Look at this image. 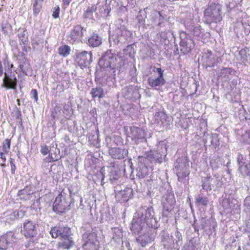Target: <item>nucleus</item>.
<instances>
[{"mask_svg":"<svg viewBox=\"0 0 250 250\" xmlns=\"http://www.w3.org/2000/svg\"><path fill=\"white\" fill-rule=\"evenodd\" d=\"M98 64L102 69L101 71L105 75L102 76L99 73H97L95 81L97 83L105 85L107 84V79L115 75L116 68L121 69L124 66L125 62L124 57L119 56V54L113 53L111 50H108L102 55Z\"/></svg>","mask_w":250,"mask_h":250,"instance_id":"f257e3e1","label":"nucleus"},{"mask_svg":"<svg viewBox=\"0 0 250 250\" xmlns=\"http://www.w3.org/2000/svg\"><path fill=\"white\" fill-rule=\"evenodd\" d=\"M158 222L152 207H141L134 215L130 229L133 233L138 235L146 227L158 229L160 226Z\"/></svg>","mask_w":250,"mask_h":250,"instance_id":"f03ea898","label":"nucleus"},{"mask_svg":"<svg viewBox=\"0 0 250 250\" xmlns=\"http://www.w3.org/2000/svg\"><path fill=\"white\" fill-rule=\"evenodd\" d=\"M191 11L193 10H189V11L187 14L182 15L181 22L184 24L186 29L188 30L190 34L197 37L199 40L203 38L204 35V31L197 23L200 21L199 17L195 15Z\"/></svg>","mask_w":250,"mask_h":250,"instance_id":"7ed1b4c3","label":"nucleus"},{"mask_svg":"<svg viewBox=\"0 0 250 250\" xmlns=\"http://www.w3.org/2000/svg\"><path fill=\"white\" fill-rule=\"evenodd\" d=\"M204 19L205 23L210 24L212 23H218L222 20V7L218 3H209L205 8Z\"/></svg>","mask_w":250,"mask_h":250,"instance_id":"20e7f679","label":"nucleus"},{"mask_svg":"<svg viewBox=\"0 0 250 250\" xmlns=\"http://www.w3.org/2000/svg\"><path fill=\"white\" fill-rule=\"evenodd\" d=\"M167 155V146L164 141L159 143L157 150H150L146 153V157H141L144 162L150 165L153 163L161 164Z\"/></svg>","mask_w":250,"mask_h":250,"instance_id":"39448f33","label":"nucleus"},{"mask_svg":"<svg viewBox=\"0 0 250 250\" xmlns=\"http://www.w3.org/2000/svg\"><path fill=\"white\" fill-rule=\"evenodd\" d=\"M83 244L78 250H98L99 242L97 235L93 229L86 231L83 235Z\"/></svg>","mask_w":250,"mask_h":250,"instance_id":"423d86ee","label":"nucleus"},{"mask_svg":"<svg viewBox=\"0 0 250 250\" xmlns=\"http://www.w3.org/2000/svg\"><path fill=\"white\" fill-rule=\"evenodd\" d=\"M132 33L127 30L124 25H121L117 28L114 34L109 38V42L111 40L117 45H123L127 43L132 37Z\"/></svg>","mask_w":250,"mask_h":250,"instance_id":"0eeeda50","label":"nucleus"},{"mask_svg":"<svg viewBox=\"0 0 250 250\" xmlns=\"http://www.w3.org/2000/svg\"><path fill=\"white\" fill-rule=\"evenodd\" d=\"M66 194L62 192L56 198L53 205V210L58 214H62L70 209V202Z\"/></svg>","mask_w":250,"mask_h":250,"instance_id":"6e6552de","label":"nucleus"},{"mask_svg":"<svg viewBox=\"0 0 250 250\" xmlns=\"http://www.w3.org/2000/svg\"><path fill=\"white\" fill-rule=\"evenodd\" d=\"M180 51L183 54L190 53L195 47L194 42L192 37L186 32H182L180 35Z\"/></svg>","mask_w":250,"mask_h":250,"instance_id":"1a4fd4ad","label":"nucleus"},{"mask_svg":"<svg viewBox=\"0 0 250 250\" xmlns=\"http://www.w3.org/2000/svg\"><path fill=\"white\" fill-rule=\"evenodd\" d=\"M211 226L214 229L217 226L216 222L212 220H208L206 217H201L199 220L194 219L192 224L195 232L197 233L199 229H203L206 231L208 229H211Z\"/></svg>","mask_w":250,"mask_h":250,"instance_id":"9d476101","label":"nucleus"},{"mask_svg":"<svg viewBox=\"0 0 250 250\" xmlns=\"http://www.w3.org/2000/svg\"><path fill=\"white\" fill-rule=\"evenodd\" d=\"M175 203V200L174 194L170 190H167L162 198L164 208L163 214L164 216H167L168 215V214L172 210V207Z\"/></svg>","mask_w":250,"mask_h":250,"instance_id":"9b49d317","label":"nucleus"},{"mask_svg":"<svg viewBox=\"0 0 250 250\" xmlns=\"http://www.w3.org/2000/svg\"><path fill=\"white\" fill-rule=\"evenodd\" d=\"M37 225L29 220H26L22 224L21 232L27 238L35 237L37 234Z\"/></svg>","mask_w":250,"mask_h":250,"instance_id":"f8f14e48","label":"nucleus"},{"mask_svg":"<svg viewBox=\"0 0 250 250\" xmlns=\"http://www.w3.org/2000/svg\"><path fill=\"white\" fill-rule=\"evenodd\" d=\"M76 55L75 61L81 67H88L92 62V54L91 52H77Z\"/></svg>","mask_w":250,"mask_h":250,"instance_id":"ddd939ff","label":"nucleus"},{"mask_svg":"<svg viewBox=\"0 0 250 250\" xmlns=\"http://www.w3.org/2000/svg\"><path fill=\"white\" fill-rule=\"evenodd\" d=\"M237 162L238 171L243 176H250V164L242 154L238 153Z\"/></svg>","mask_w":250,"mask_h":250,"instance_id":"4468645a","label":"nucleus"},{"mask_svg":"<svg viewBox=\"0 0 250 250\" xmlns=\"http://www.w3.org/2000/svg\"><path fill=\"white\" fill-rule=\"evenodd\" d=\"M115 191L116 200L120 203L126 202L133 196V189L130 187H127L120 190L116 189Z\"/></svg>","mask_w":250,"mask_h":250,"instance_id":"2eb2a0df","label":"nucleus"},{"mask_svg":"<svg viewBox=\"0 0 250 250\" xmlns=\"http://www.w3.org/2000/svg\"><path fill=\"white\" fill-rule=\"evenodd\" d=\"M151 167L152 166L146 162H144L142 158L140 157L138 166L136 168V177L139 179L146 177L149 173V167L151 168Z\"/></svg>","mask_w":250,"mask_h":250,"instance_id":"dca6fc26","label":"nucleus"},{"mask_svg":"<svg viewBox=\"0 0 250 250\" xmlns=\"http://www.w3.org/2000/svg\"><path fill=\"white\" fill-rule=\"evenodd\" d=\"M4 77L2 80V83L1 85V87H4L7 89H15L17 85V79L15 74L9 75L8 72H4Z\"/></svg>","mask_w":250,"mask_h":250,"instance_id":"f3484780","label":"nucleus"},{"mask_svg":"<svg viewBox=\"0 0 250 250\" xmlns=\"http://www.w3.org/2000/svg\"><path fill=\"white\" fill-rule=\"evenodd\" d=\"M145 136L146 133L144 129L136 126L130 127V136L136 144H138L139 142L144 141Z\"/></svg>","mask_w":250,"mask_h":250,"instance_id":"a211bd4d","label":"nucleus"},{"mask_svg":"<svg viewBox=\"0 0 250 250\" xmlns=\"http://www.w3.org/2000/svg\"><path fill=\"white\" fill-rule=\"evenodd\" d=\"M123 94L126 99L136 100L141 98L138 88L136 86L130 85L126 86L122 90Z\"/></svg>","mask_w":250,"mask_h":250,"instance_id":"6ab92c4d","label":"nucleus"},{"mask_svg":"<svg viewBox=\"0 0 250 250\" xmlns=\"http://www.w3.org/2000/svg\"><path fill=\"white\" fill-rule=\"evenodd\" d=\"M108 153L114 159H124L128 154L127 149L122 147H109Z\"/></svg>","mask_w":250,"mask_h":250,"instance_id":"aec40b11","label":"nucleus"},{"mask_svg":"<svg viewBox=\"0 0 250 250\" xmlns=\"http://www.w3.org/2000/svg\"><path fill=\"white\" fill-rule=\"evenodd\" d=\"M203 141L205 146H211L213 147L216 148L219 145L218 134L213 133L204 135Z\"/></svg>","mask_w":250,"mask_h":250,"instance_id":"412c9836","label":"nucleus"},{"mask_svg":"<svg viewBox=\"0 0 250 250\" xmlns=\"http://www.w3.org/2000/svg\"><path fill=\"white\" fill-rule=\"evenodd\" d=\"M151 16V21L153 25L160 27L165 26L166 20L165 16L162 15L161 12L154 11Z\"/></svg>","mask_w":250,"mask_h":250,"instance_id":"4be33fe9","label":"nucleus"},{"mask_svg":"<svg viewBox=\"0 0 250 250\" xmlns=\"http://www.w3.org/2000/svg\"><path fill=\"white\" fill-rule=\"evenodd\" d=\"M83 28L80 25H75L69 36V41L74 43L76 41L80 40L83 36Z\"/></svg>","mask_w":250,"mask_h":250,"instance_id":"5701e85b","label":"nucleus"},{"mask_svg":"<svg viewBox=\"0 0 250 250\" xmlns=\"http://www.w3.org/2000/svg\"><path fill=\"white\" fill-rule=\"evenodd\" d=\"M203 65L206 67L213 66L215 63L216 59L211 51L208 50L203 53L202 58Z\"/></svg>","mask_w":250,"mask_h":250,"instance_id":"b1692460","label":"nucleus"},{"mask_svg":"<svg viewBox=\"0 0 250 250\" xmlns=\"http://www.w3.org/2000/svg\"><path fill=\"white\" fill-rule=\"evenodd\" d=\"M103 39L98 33L93 32L88 37L87 44L92 47L99 46L102 43Z\"/></svg>","mask_w":250,"mask_h":250,"instance_id":"393cba45","label":"nucleus"},{"mask_svg":"<svg viewBox=\"0 0 250 250\" xmlns=\"http://www.w3.org/2000/svg\"><path fill=\"white\" fill-rule=\"evenodd\" d=\"M17 60L19 68L23 73L27 75L26 73L30 68V65L24 54L21 53V55H19L17 57Z\"/></svg>","mask_w":250,"mask_h":250,"instance_id":"a878e982","label":"nucleus"},{"mask_svg":"<svg viewBox=\"0 0 250 250\" xmlns=\"http://www.w3.org/2000/svg\"><path fill=\"white\" fill-rule=\"evenodd\" d=\"M234 71L230 68H224L221 69L219 75V78L223 82H228L231 79Z\"/></svg>","mask_w":250,"mask_h":250,"instance_id":"bb28decb","label":"nucleus"},{"mask_svg":"<svg viewBox=\"0 0 250 250\" xmlns=\"http://www.w3.org/2000/svg\"><path fill=\"white\" fill-rule=\"evenodd\" d=\"M189 166V160L186 156L179 157L175 163V167L177 170L188 169Z\"/></svg>","mask_w":250,"mask_h":250,"instance_id":"cd10ccee","label":"nucleus"},{"mask_svg":"<svg viewBox=\"0 0 250 250\" xmlns=\"http://www.w3.org/2000/svg\"><path fill=\"white\" fill-rule=\"evenodd\" d=\"M147 82L150 86L152 88L156 87H161L164 85L165 83V80L164 77L157 76L156 78H149L147 80Z\"/></svg>","mask_w":250,"mask_h":250,"instance_id":"c85d7f7f","label":"nucleus"},{"mask_svg":"<svg viewBox=\"0 0 250 250\" xmlns=\"http://www.w3.org/2000/svg\"><path fill=\"white\" fill-rule=\"evenodd\" d=\"M155 119L159 120L162 124L165 125H170V119L165 112L163 111H158L155 113L154 115Z\"/></svg>","mask_w":250,"mask_h":250,"instance_id":"c756f323","label":"nucleus"},{"mask_svg":"<svg viewBox=\"0 0 250 250\" xmlns=\"http://www.w3.org/2000/svg\"><path fill=\"white\" fill-rule=\"evenodd\" d=\"M213 181V179L210 175L203 177L201 181L202 188L207 191H210L212 189Z\"/></svg>","mask_w":250,"mask_h":250,"instance_id":"7c9ffc66","label":"nucleus"},{"mask_svg":"<svg viewBox=\"0 0 250 250\" xmlns=\"http://www.w3.org/2000/svg\"><path fill=\"white\" fill-rule=\"evenodd\" d=\"M25 212L24 211L22 210L18 211L16 210L7 217L6 221L9 223H12L13 222L19 218H23Z\"/></svg>","mask_w":250,"mask_h":250,"instance_id":"2f4dec72","label":"nucleus"},{"mask_svg":"<svg viewBox=\"0 0 250 250\" xmlns=\"http://www.w3.org/2000/svg\"><path fill=\"white\" fill-rule=\"evenodd\" d=\"M208 203V199L207 197L201 194L197 196L195 198V205L197 207L206 208Z\"/></svg>","mask_w":250,"mask_h":250,"instance_id":"473e14b6","label":"nucleus"},{"mask_svg":"<svg viewBox=\"0 0 250 250\" xmlns=\"http://www.w3.org/2000/svg\"><path fill=\"white\" fill-rule=\"evenodd\" d=\"M161 241L164 243V247H170L172 245L173 246V244L174 243L173 236H170L168 233L164 232L161 236Z\"/></svg>","mask_w":250,"mask_h":250,"instance_id":"72a5a7b5","label":"nucleus"},{"mask_svg":"<svg viewBox=\"0 0 250 250\" xmlns=\"http://www.w3.org/2000/svg\"><path fill=\"white\" fill-rule=\"evenodd\" d=\"M90 94L93 98L101 99L104 97L105 94L103 88L100 86H97L92 88Z\"/></svg>","mask_w":250,"mask_h":250,"instance_id":"f704fd0d","label":"nucleus"},{"mask_svg":"<svg viewBox=\"0 0 250 250\" xmlns=\"http://www.w3.org/2000/svg\"><path fill=\"white\" fill-rule=\"evenodd\" d=\"M97 6L95 4H92L87 7L86 9L84 10L83 18L85 19L94 20L93 15L97 10Z\"/></svg>","mask_w":250,"mask_h":250,"instance_id":"c9c22d12","label":"nucleus"},{"mask_svg":"<svg viewBox=\"0 0 250 250\" xmlns=\"http://www.w3.org/2000/svg\"><path fill=\"white\" fill-rule=\"evenodd\" d=\"M155 235L148 236L145 234L143 235H140L137 238V241L142 247H145L147 243L153 241L154 240Z\"/></svg>","mask_w":250,"mask_h":250,"instance_id":"e433bc0d","label":"nucleus"},{"mask_svg":"<svg viewBox=\"0 0 250 250\" xmlns=\"http://www.w3.org/2000/svg\"><path fill=\"white\" fill-rule=\"evenodd\" d=\"M59 243V247L63 249H69L74 245L72 238L71 237L69 238H61Z\"/></svg>","mask_w":250,"mask_h":250,"instance_id":"4c0bfd02","label":"nucleus"},{"mask_svg":"<svg viewBox=\"0 0 250 250\" xmlns=\"http://www.w3.org/2000/svg\"><path fill=\"white\" fill-rule=\"evenodd\" d=\"M18 31V37L20 41V45L27 44L28 42V34L27 30L24 29H19Z\"/></svg>","mask_w":250,"mask_h":250,"instance_id":"58836bf2","label":"nucleus"},{"mask_svg":"<svg viewBox=\"0 0 250 250\" xmlns=\"http://www.w3.org/2000/svg\"><path fill=\"white\" fill-rule=\"evenodd\" d=\"M105 4L99 6V12L100 16L105 17H107L111 11V8L109 4H107V0H106Z\"/></svg>","mask_w":250,"mask_h":250,"instance_id":"ea45409f","label":"nucleus"},{"mask_svg":"<svg viewBox=\"0 0 250 250\" xmlns=\"http://www.w3.org/2000/svg\"><path fill=\"white\" fill-rule=\"evenodd\" d=\"M173 239L174 240L173 248L175 249L178 250L179 247L181 246L183 243L182 234L178 230H177L174 233Z\"/></svg>","mask_w":250,"mask_h":250,"instance_id":"a19ab883","label":"nucleus"},{"mask_svg":"<svg viewBox=\"0 0 250 250\" xmlns=\"http://www.w3.org/2000/svg\"><path fill=\"white\" fill-rule=\"evenodd\" d=\"M239 54L243 62L250 63V58L249 59V58L250 57V50L249 48H246L241 50L239 51Z\"/></svg>","mask_w":250,"mask_h":250,"instance_id":"79ce46f5","label":"nucleus"},{"mask_svg":"<svg viewBox=\"0 0 250 250\" xmlns=\"http://www.w3.org/2000/svg\"><path fill=\"white\" fill-rule=\"evenodd\" d=\"M177 175L179 181L181 182H185L186 180H188V179H187L186 178L189 174L188 169H183L177 170Z\"/></svg>","mask_w":250,"mask_h":250,"instance_id":"37998d69","label":"nucleus"},{"mask_svg":"<svg viewBox=\"0 0 250 250\" xmlns=\"http://www.w3.org/2000/svg\"><path fill=\"white\" fill-rule=\"evenodd\" d=\"M1 237L4 239L5 241L9 245L13 242H15L17 239L14 233L12 231H9L2 235Z\"/></svg>","mask_w":250,"mask_h":250,"instance_id":"c03bdc74","label":"nucleus"},{"mask_svg":"<svg viewBox=\"0 0 250 250\" xmlns=\"http://www.w3.org/2000/svg\"><path fill=\"white\" fill-rule=\"evenodd\" d=\"M71 235L70 228L68 227H61L60 232V239L69 238Z\"/></svg>","mask_w":250,"mask_h":250,"instance_id":"a18cd8bd","label":"nucleus"},{"mask_svg":"<svg viewBox=\"0 0 250 250\" xmlns=\"http://www.w3.org/2000/svg\"><path fill=\"white\" fill-rule=\"evenodd\" d=\"M221 165L220 158L218 156L212 157L210 160V166L213 170L217 169Z\"/></svg>","mask_w":250,"mask_h":250,"instance_id":"49530a36","label":"nucleus"},{"mask_svg":"<svg viewBox=\"0 0 250 250\" xmlns=\"http://www.w3.org/2000/svg\"><path fill=\"white\" fill-rule=\"evenodd\" d=\"M113 233V239L116 241H120L123 237V232L119 228L115 227L112 228Z\"/></svg>","mask_w":250,"mask_h":250,"instance_id":"de8ad7c7","label":"nucleus"},{"mask_svg":"<svg viewBox=\"0 0 250 250\" xmlns=\"http://www.w3.org/2000/svg\"><path fill=\"white\" fill-rule=\"evenodd\" d=\"M71 51L70 47L68 45H62L58 48L59 54L62 57H66L70 54Z\"/></svg>","mask_w":250,"mask_h":250,"instance_id":"09e8293b","label":"nucleus"},{"mask_svg":"<svg viewBox=\"0 0 250 250\" xmlns=\"http://www.w3.org/2000/svg\"><path fill=\"white\" fill-rule=\"evenodd\" d=\"M43 0H35L33 5V14L35 15H37L42 7V3Z\"/></svg>","mask_w":250,"mask_h":250,"instance_id":"8fccbe9b","label":"nucleus"},{"mask_svg":"<svg viewBox=\"0 0 250 250\" xmlns=\"http://www.w3.org/2000/svg\"><path fill=\"white\" fill-rule=\"evenodd\" d=\"M125 53L126 55H128L130 58H133L135 53L134 45H128L125 49H124Z\"/></svg>","mask_w":250,"mask_h":250,"instance_id":"3c124183","label":"nucleus"},{"mask_svg":"<svg viewBox=\"0 0 250 250\" xmlns=\"http://www.w3.org/2000/svg\"><path fill=\"white\" fill-rule=\"evenodd\" d=\"M121 172L120 170H113L111 172L110 179L112 183L117 180L121 176Z\"/></svg>","mask_w":250,"mask_h":250,"instance_id":"603ef678","label":"nucleus"},{"mask_svg":"<svg viewBox=\"0 0 250 250\" xmlns=\"http://www.w3.org/2000/svg\"><path fill=\"white\" fill-rule=\"evenodd\" d=\"M11 145V140L9 139H5L2 143V150L4 153H7L10 149Z\"/></svg>","mask_w":250,"mask_h":250,"instance_id":"864d4df0","label":"nucleus"},{"mask_svg":"<svg viewBox=\"0 0 250 250\" xmlns=\"http://www.w3.org/2000/svg\"><path fill=\"white\" fill-rule=\"evenodd\" d=\"M61 227H55L51 229L50 233L53 238L59 237Z\"/></svg>","mask_w":250,"mask_h":250,"instance_id":"5fc2aeb1","label":"nucleus"},{"mask_svg":"<svg viewBox=\"0 0 250 250\" xmlns=\"http://www.w3.org/2000/svg\"><path fill=\"white\" fill-rule=\"evenodd\" d=\"M1 27L3 33L5 34H8L9 31L11 30V26L7 22H5L2 23Z\"/></svg>","mask_w":250,"mask_h":250,"instance_id":"6e6d98bb","label":"nucleus"},{"mask_svg":"<svg viewBox=\"0 0 250 250\" xmlns=\"http://www.w3.org/2000/svg\"><path fill=\"white\" fill-rule=\"evenodd\" d=\"M95 177L98 179H95L96 181H98L99 180L101 181V184H103V180H104V175L101 171H97L95 175Z\"/></svg>","mask_w":250,"mask_h":250,"instance_id":"4d7b16f0","label":"nucleus"},{"mask_svg":"<svg viewBox=\"0 0 250 250\" xmlns=\"http://www.w3.org/2000/svg\"><path fill=\"white\" fill-rule=\"evenodd\" d=\"M71 110L68 105L65 104L62 109V112L65 117L69 116Z\"/></svg>","mask_w":250,"mask_h":250,"instance_id":"13d9d810","label":"nucleus"},{"mask_svg":"<svg viewBox=\"0 0 250 250\" xmlns=\"http://www.w3.org/2000/svg\"><path fill=\"white\" fill-rule=\"evenodd\" d=\"M136 68L135 66H134L132 69H130L129 71V75L131 76V81H134L136 80Z\"/></svg>","mask_w":250,"mask_h":250,"instance_id":"bf43d9fd","label":"nucleus"},{"mask_svg":"<svg viewBox=\"0 0 250 250\" xmlns=\"http://www.w3.org/2000/svg\"><path fill=\"white\" fill-rule=\"evenodd\" d=\"M9 245L1 237H0V248L4 249V250H8Z\"/></svg>","mask_w":250,"mask_h":250,"instance_id":"052dcab7","label":"nucleus"},{"mask_svg":"<svg viewBox=\"0 0 250 250\" xmlns=\"http://www.w3.org/2000/svg\"><path fill=\"white\" fill-rule=\"evenodd\" d=\"M4 65L5 67V71L6 72H7V69L10 70L13 67V65L12 64H10L7 58L4 59Z\"/></svg>","mask_w":250,"mask_h":250,"instance_id":"680f3d73","label":"nucleus"},{"mask_svg":"<svg viewBox=\"0 0 250 250\" xmlns=\"http://www.w3.org/2000/svg\"><path fill=\"white\" fill-rule=\"evenodd\" d=\"M30 94L32 97L34 98L35 102H37L38 100V96L37 90L35 89H33L30 92Z\"/></svg>","mask_w":250,"mask_h":250,"instance_id":"e2e57ef3","label":"nucleus"},{"mask_svg":"<svg viewBox=\"0 0 250 250\" xmlns=\"http://www.w3.org/2000/svg\"><path fill=\"white\" fill-rule=\"evenodd\" d=\"M49 152L48 147L46 146H42L41 152L43 155H46Z\"/></svg>","mask_w":250,"mask_h":250,"instance_id":"0e129e2a","label":"nucleus"},{"mask_svg":"<svg viewBox=\"0 0 250 250\" xmlns=\"http://www.w3.org/2000/svg\"><path fill=\"white\" fill-rule=\"evenodd\" d=\"M60 12V7L59 6L55 7L52 14L54 18L56 19L59 17Z\"/></svg>","mask_w":250,"mask_h":250,"instance_id":"69168bd1","label":"nucleus"},{"mask_svg":"<svg viewBox=\"0 0 250 250\" xmlns=\"http://www.w3.org/2000/svg\"><path fill=\"white\" fill-rule=\"evenodd\" d=\"M244 117L246 120H250V107L247 108V110H244Z\"/></svg>","mask_w":250,"mask_h":250,"instance_id":"338daca9","label":"nucleus"},{"mask_svg":"<svg viewBox=\"0 0 250 250\" xmlns=\"http://www.w3.org/2000/svg\"><path fill=\"white\" fill-rule=\"evenodd\" d=\"M27 188H25L23 189L20 190L18 191V195L19 196L23 195H29L30 193H28Z\"/></svg>","mask_w":250,"mask_h":250,"instance_id":"774afa93","label":"nucleus"}]
</instances>
